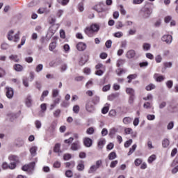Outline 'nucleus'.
<instances>
[{
	"label": "nucleus",
	"mask_w": 178,
	"mask_h": 178,
	"mask_svg": "<svg viewBox=\"0 0 178 178\" xmlns=\"http://www.w3.org/2000/svg\"><path fill=\"white\" fill-rule=\"evenodd\" d=\"M6 95L8 99H12L13 98V95H15V90L11 87L6 88Z\"/></svg>",
	"instance_id": "3"
},
{
	"label": "nucleus",
	"mask_w": 178,
	"mask_h": 178,
	"mask_svg": "<svg viewBox=\"0 0 178 178\" xmlns=\"http://www.w3.org/2000/svg\"><path fill=\"white\" fill-rule=\"evenodd\" d=\"M59 29V25H52L50 29H49V31H51L52 35H54V34L55 33H56V31H58V29Z\"/></svg>",
	"instance_id": "16"
},
{
	"label": "nucleus",
	"mask_w": 178,
	"mask_h": 178,
	"mask_svg": "<svg viewBox=\"0 0 178 178\" xmlns=\"http://www.w3.org/2000/svg\"><path fill=\"white\" fill-rule=\"evenodd\" d=\"M155 60L156 63H161L162 62V56L161 55H158L155 57Z\"/></svg>",
	"instance_id": "59"
},
{
	"label": "nucleus",
	"mask_w": 178,
	"mask_h": 178,
	"mask_svg": "<svg viewBox=\"0 0 178 178\" xmlns=\"http://www.w3.org/2000/svg\"><path fill=\"white\" fill-rule=\"evenodd\" d=\"M49 10H47V8H40L38 10V13H39V15H42L44 13H49Z\"/></svg>",
	"instance_id": "22"
},
{
	"label": "nucleus",
	"mask_w": 178,
	"mask_h": 178,
	"mask_svg": "<svg viewBox=\"0 0 178 178\" xmlns=\"http://www.w3.org/2000/svg\"><path fill=\"white\" fill-rule=\"evenodd\" d=\"M24 44H26V36H22V38L21 39V42L19 44H18L17 48L18 49L22 48V47H23V45H24Z\"/></svg>",
	"instance_id": "33"
},
{
	"label": "nucleus",
	"mask_w": 178,
	"mask_h": 178,
	"mask_svg": "<svg viewBox=\"0 0 178 178\" xmlns=\"http://www.w3.org/2000/svg\"><path fill=\"white\" fill-rule=\"evenodd\" d=\"M48 94H49V91L48 90H44L43 91L41 97H40V101H44V98H45V97H48Z\"/></svg>",
	"instance_id": "35"
},
{
	"label": "nucleus",
	"mask_w": 178,
	"mask_h": 178,
	"mask_svg": "<svg viewBox=\"0 0 178 178\" xmlns=\"http://www.w3.org/2000/svg\"><path fill=\"white\" fill-rule=\"evenodd\" d=\"M20 31H18L15 35H14V42H19V40H20Z\"/></svg>",
	"instance_id": "39"
},
{
	"label": "nucleus",
	"mask_w": 178,
	"mask_h": 178,
	"mask_svg": "<svg viewBox=\"0 0 178 178\" xmlns=\"http://www.w3.org/2000/svg\"><path fill=\"white\" fill-rule=\"evenodd\" d=\"M87 48V44L86 43L79 42L76 44V49L78 51H85V49Z\"/></svg>",
	"instance_id": "11"
},
{
	"label": "nucleus",
	"mask_w": 178,
	"mask_h": 178,
	"mask_svg": "<svg viewBox=\"0 0 178 178\" xmlns=\"http://www.w3.org/2000/svg\"><path fill=\"white\" fill-rule=\"evenodd\" d=\"M106 143V140L104 138H102L99 140L97 143V147L99 149H102V148H104Z\"/></svg>",
	"instance_id": "12"
},
{
	"label": "nucleus",
	"mask_w": 178,
	"mask_h": 178,
	"mask_svg": "<svg viewBox=\"0 0 178 178\" xmlns=\"http://www.w3.org/2000/svg\"><path fill=\"white\" fill-rule=\"evenodd\" d=\"M37 149H38V147H37V146H33L31 147L30 152L32 156H35L37 155Z\"/></svg>",
	"instance_id": "20"
},
{
	"label": "nucleus",
	"mask_w": 178,
	"mask_h": 178,
	"mask_svg": "<svg viewBox=\"0 0 178 178\" xmlns=\"http://www.w3.org/2000/svg\"><path fill=\"white\" fill-rule=\"evenodd\" d=\"M74 113H79L80 112V106L79 105H75L73 107Z\"/></svg>",
	"instance_id": "48"
},
{
	"label": "nucleus",
	"mask_w": 178,
	"mask_h": 178,
	"mask_svg": "<svg viewBox=\"0 0 178 178\" xmlns=\"http://www.w3.org/2000/svg\"><path fill=\"white\" fill-rule=\"evenodd\" d=\"M70 104L69 102H66V101H63L61 104H60V106L62 108H67V106H69Z\"/></svg>",
	"instance_id": "61"
},
{
	"label": "nucleus",
	"mask_w": 178,
	"mask_h": 178,
	"mask_svg": "<svg viewBox=\"0 0 178 178\" xmlns=\"http://www.w3.org/2000/svg\"><path fill=\"white\" fill-rule=\"evenodd\" d=\"M83 144L85 147L90 148L92 145V140L90 138H85L83 139Z\"/></svg>",
	"instance_id": "8"
},
{
	"label": "nucleus",
	"mask_w": 178,
	"mask_h": 178,
	"mask_svg": "<svg viewBox=\"0 0 178 178\" xmlns=\"http://www.w3.org/2000/svg\"><path fill=\"white\" fill-rule=\"evenodd\" d=\"M55 129H56V124L55 122H53L50 127L49 128V131L51 132V133H54Z\"/></svg>",
	"instance_id": "41"
},
{
	"label": "nucleus",
	"mask_w": 178,
	"mask_h": 178,
	"mask_svg": "<svg viewBox=\"0 0 178 178\" xmlns=\"http://www.w3.org/2000/svg\"><path fill=\"white\" fill-rule=\"evenodd\" d=\"M13 68L16 72H23V67L20 64H15Z\"/></svg>",
	"instance_id": "27"
},
{
	"label": "nucleus",
	"mask_w": 178,
	"mask_h": 178,
	"mask_svg": "<svg viewBox=\"0 0 178 178\" xmlns=\"http://www.w3.org/2000/svg\"><path fill=\"white\" fill-rule=\"evenodd\" d=\"M42 69H44V65L42 64H38L35 67L36 73H40V72H42Z\"/></svg>",
	"instance_id": "31"
},
{
	"label": "nucleus",
	"mask_w": 178,
	"mask_h": 178,
	"mask_svg": "<svg viewBox=\"0 0 178 178\" xmlns=\"http://www.w3.org/2000/svg\"><path fill=\"white\" fill-rule=\"evenodd\" d=\"M173 127H175V122L173 121H171L167 125V129L168 130H172V129H173Z\"/></svg>",
	"instance_id": "46"
},
{
	"label": "nucleus",
	"mask_w": 178,
	"mask_h": 178,
	"mask_svg": "<svg viewBox=\"0 0 178 178\" xmlns=\"http://www.w3.org/2000/svg\"><path fill=\"white\" fill-rule=\"evenodd\" d=\"M26 105L28 106V108H30L31 106V104H33V99H31V96H28L26 99Z\"/></svg>",
	"instance_id": "23"
},
{
	"label": "nucleus",
	"mask_w": 178,
	"mask_h": 178,
	"mask_svg": "<svg viewBox=\"0 0 178 178\" xmlns=\"http://www.w3.org/2000/svg\"><path fill=\"white\" fill-rule=\"evenodd\" d=\"M65 176L66 177H72L73 176V172L72 170H68L65 172Z\"/></svg>",
	"instance_id": "56"
},
{
	"label": "nucleus",
	"mask_w": 178,
	"mask_h": 178,
	"mask_svg": "<svg viewBox=\"0 0 178 178\" xmlns=\"http://www.w3.org/2000/svg\"><path fill=\"white\" fill-rule=\"evenodd\" d=\"M76 169L77 170H79V172H83V170H84V161H81L77 166H76Z\"/></svg>",
	"instance_id": "15"
},
{
	"label": "nucleus",
	"mask_w": 178,
	"mask_h": 178,
	"mask_svg": "<svg viewBox=\"0 0 178 178\" xmlns=\"http://www.w3.org/2000/svg\"><path fill=\"white\" fill-rule=\"evenodd\" d=\"M34 168H35V162H32L28 165H25L22 167V170L24 172H29L30 170H33Z\"/></svg>",
	"instance_id": "4"
},
{
	"label": "nucleus",
	"mask_w": 178,
	"mask_h": 178,
	"mask_svg": "<svg viewBox=\"0 0 178 178\" xmlns=\"http://www.w3.org/2000/svg\"><path fill=\"white\" fill-rule=\"evenodd\" d=\"M122 122H123L124 124H130V123H131V122H133V118H131L130 117H125L122 120Z\"/></svg>",
	"instance_id": "19"
},
{
	"label": "nucleus",
	"mask_w": 178,
	"mask_h": 178,
	"mask_svg": "<svg viewBox=\"0 0 178 178\" xmlns=\"http://www.w3.org/2000/svg\"><path fill=\"white\" fill-rule=\"evenodd\" d=\"M22 83L24 87H29V79L27 78H23Z\"/></svg>",
	"instance_id": "60"
},
{
	"label": "nucleus",
	"mask_w": 178,
	"mask_h": 178,
	"mask_svg": "<svg viewBox=\"0 0 178 178\" xmlns=\"http://www.w3.org/2000/svg\"><path fill=\"white\" fill-rule=\"evenodd\" d=\"M64 161H69V159H72V154H65L63 156Z\"/></svg>",
	"instance_id": "54"
},
{
	"label": "nucleus",
	"mask_w": 178,
	"mask_h": 178,
	"mask_svg": "<svg viewBox=\"0 0 178 178\" xmlns=\"http://www.w3.org/2000/svg\"><path fill=\"white\" fill-rule=\"evenodd\" d=\"M10 161V165L8 164L6 162H3L2 163L1 168L3 170H6V169H10L13 170V169H16V165L19 163V156L15 155H10L8 157Z\"/></svg>",
	"instance_id": "1"
},
{
	"label": "nucleus",
	"mask_w": 178,
	"mask_h": 178,
	"mask_svg": "<svg viewBox=\"0 0 178 178\" xmlns=\"http://www.w3.org/2000/svg\"><path fill=\"white\" fill-rule=\"evenodd\" d=\"M137 78V74H131L129 76H127L128 80V83H131V80H134V79Z\"/></svg>",
	"instance_id": "37"
},
{
	"label": "nucleus",
	"mask_w": 178,
	"mask_h": 178,
	"mask_svg": "<svg viewBox=\"0 0 178 178\" xmlns=\"http://www.w3.org/2000/svg\"><path fill=\"white\" fill-rule=\"evenodd\" d=\"M147 91H151V90H155V85L150 83L146 86Z\"/></svg>",
	"instance_id": "44"
},
{
	"label": "nucleus",
	"mask_w": 178,
	"mask_h": 178,
	"mask_svg": "<svg viewBox=\"0 0 178 178\" xmlns=\"http://www.w3.org/2000/svg\"><path fill=\"white\" fill-rule=\"evenodd\" d=\"M152 14V10L149 8H145L144 11V15H143L144 19H148V17H149V16H151Z\"/></svg>",
	"instance_id": "14"
},
{
	"label": "nucleus",
	"mask_w": 178,
	"mask_h": 178,
	"mask_svg": "<svg viewBox=\"0 0 178 178\" xmlns=\"http://www.w3.org/2000/svg\"><path fill=\"white\" fill-rule=\"evenodd\" d=\"M161 41H163V42H165L166 44H168V45H170V44H172V41H173V37H172L171 35H163L161 37Z\"/></svg>",
	"instance_id": "2"
},
{
	"label": "nucleus",
	"mask_w": 178,
	"mask_h": 178,
	"mask_svg": "<svg viewBox=\"0 0 178 178\" xmlns=\"http://www.w3.org/2000/svg\"><path fill=\"white\" fill-rule=\"evenodd\" d=\"M126 92H127V94L130 95V96L136 95V92H135L134 89H133L131 88H127L126 90Z\"/></svg>",
	"instance_id": "26"
},
{
	"label": "nucleus",
	"mask_w": 178,
	"mask_h": 178,
	"mask_svg": "<svg viewBox=\"0 0 178 178\" xmlns=\"http://www.w3.org/2000/svg\"><path fill=\"white\" fill-rule=\"evenodd\" d=\"M80 148H81L80 145V141L76 140L71 145L70 149H72V151H79Z\"/></svg>",
	"instance_id": "6"
},
{
	"label": "nucleus",
	"mask_w": 178,
	"mask_h": 178,
	"mask_svg": "<svg viewBox=\"0 0 178 178\" xmlns=\"http://www.w3.org/2000/svg\"><path fill=\"white\" fill-rule=\"evenodd\" d=\"M41 111L39 113V116L40 118H43L45 113V111H47V104L44 103L40 105Z\"/></svg>",
	"instance_id": "9"
},
{
	"label": "nucleus",
	"mask_w": 178,
	"mask_h": 178,
	"mask_svg": "<svg viewBox=\"0 0 178 178\" xmlns=\"http://www.w3.org/2000/svg\"><path fill=\"white\" fill-rule=\"evenodd\" d=\"M56 48V42H52L49 45V51H54Z\"/></svg>",
	"instance_id": "34"
},
{
	"label": "nucleus",
	"mask_w": 178,
	"mask_h": 178,
	"mask_svg": "<svg viewBox=\"0 0 178 178\" xmlns=\"http://www.w3.org/2000/svg\"><path fill=\"white\" fill-rule=\"evenodd\" d=\"M97 170H98V167L95 165H93L90 168L88 173H95V172H97Z\"/></svg>",
	"instance_id": "28"
},
{
	"label": "nucleus",
	"mask_w": 178,
	"mask_h": 178,
	"mask_svg": "<svg viewBox=\"0 0 178 178\" xmlns=\"http://www.w3.org/2000/svg\"><path fill=\"white\" fill-rule=\"evenodd\" d=\"M152 107V105H151V103L149 102H145L143 104V108H145V109H151Z\"/></svg>",
	"instance_id": "49"
},
{
	"label": "nucleus",
	"mask_w": 178,
	"mask_h": 178,
	"mask_svg": "<svg viewBox=\"0 0 178 178\" xmlns=\"http://www.w3.org/2000/svg\"><path fill=\"white\" fill-rule=\"evenodd\" d=\"M78 9L79 12H84V4L83 3H79L78 5Z\"/></svg>",
	"instance_id": "51"
},
{
	"label": "nucleus",
	"mask_w": 178,
	"mask_h": 178,
	"mask_svg": "<svg viewBox=\"0 0 178 178\" xmlns=\"http://www.w3.org/2000/svg\"><path fill=\"white\" fill-rule=\"evenodd\" d=\"M131 144H133V140L129 139V140H127L124 143V147L125 148H129V147H130L131 145Z\"/></svg>",
	"instance_id": "42"
},
{
	"label": "nucleus",
	"mask_w": 178,
	"mask_h": 178,
	"mask_svg": "<svg viewBox=\"0 0 178 178\" xmlns=\"http://www.w3.org/2000/svg\"><path fill=\"white\" fill-rule=\"evenodd\" d=\"M147 120H155V115L148 114L147 115Z\"/></svg>",
	"instance_id": "64"
},
{
	"label": "nucleus",
	"mask_w": 178,
	"mask_h": 178,
	"mask_svg": "<svg viewBox=\"0 0 178 178\" xmlns=\"http://www.w3.org/2000/svg\"><path fill=\"white\" fill-rule=\"evenodd\" d=\"M166 86L168 88H172L173 87V81H168L166 82Z\"/></svg>",
	"instance_id": "63"
},
{
	"label": "nucleus",
	"mask_w": 178,
	"mask_h": 178,
	"mask_svg": "<svg viewBox=\"0 0 178 178\" xmlns=\"http://www.w3.org/2000/svg\"><path fill=\"white\" fill-rule=\"evenodd\" d=\"M118 160L111 161L110 164V168H116V165H118Z\"/></svg>",
	"instance_id": "58"
},
{
	"label": "nucleus",
	"mask_w": 178,
	"mask_h": 178,
	"mask_svg": "<svg viewBox=\"0 0 178 178\" xmlns=\"http://www.w3.org/2000/svg\"><path fill=\"white\" fill-rule=\"evenodd\" d=\"M134 56H136V51L133 49L129 50L126 54V58L127 59H133Z\"/></svg>",
	"instance_id": "10"
},
{
	"label": "nucleus",
	"mask_w": 178,
	"mask_h": 178,
	"mask_svg": "<svg viewBox=\"0 0 178 178\" xmlns=\"http://www.w3.org/2000/svg\"><path fill=\"white\" fill-rule=\"evenodd\" d=\"M119 97V93H113L108 96V101H113L114 99H116Z\"/></svg>",
	"instance_id": "24"
},
{
	"label": "nucleus",
	"mask_w": 178,
	"mask_h": 178,
	"mask_svg": "<svg viewBox=\"0 0 178 178\" xmlns=\"http://www.w3.org/2000/svg\"><path fill=\"white\" fill-rule=\"evenodd\" d=\"M60 115V109H57L54 112V118H59Z\"/></svg>",
	"instance_id": "57"
},
{
	"label": "nucleus",
	"mask_w": 178,
	"mask_h": 178,
	"mask_svg": "<svg viewBox=\"0 0 178 178\" xmlns=\"http://www.w3.org/2000/svg\"><path fill=\"white\" fill-rule=\"evenodd\" d=\"M123 65H124V60L123 59L118 60L117 61L118 67H120V66H123Z\"/></svg>",
	"instance_id": "47"
},
{
	"label": "nucleus",
	"mask_w": 178,
	"mask_h": 178,
	"mask_svg": "<svg viewBox=\"0 0 178 178\" xmlns=\"http://www.w3.org/2000/svg\"><path fill=\"white\" fill-rule=\"evenodd\" d=\"M9 59L14 60L15 62H19V58H17V55H11L9 56Z\"/></svg>",
	"instance_id": "45"
},
{
	"label": "nucleus",
	"mask_w": 178,
	"mask_h": 178,
	"mask_svg": "<svg viewBox=\"0 0 178 178\" xmlns=\"http://www.w3.org/2000/svg\"><path fill=\"white\" fill-rule=\"evenodd\" d=\"M143 51H149L151 49V44L149 43H144L143 44Z\"/></svg>",
	"instance_id": "29"
},
{
	"label": "nucleus",
	"mask_w": 178,
	"mask_h": 178,
	"mask_svg": "<svg viewBox=\"0 0 178 178\" xmlns=\"http://www.w3.org/2000/svg\"><path fill=\"white\" fill-rule=\"evenodd\" d=\"M76 163L74 161H70V162H67L65 163V166L66 168H74Z\"/></svg>",
	"instance_id": "40"
},
{
	"label": "nucleus",
	"mask_w": 178,
	"mask_h": 178,
	"mask_svg": "<svg viewBox=\"0 0 178 178\" xmlns=\"http://www.w3.org/2000/svg\"><path fill=\"white\" fill-rule=\"evenodd\" d=\"M42 125V124L41 123V121L36 120L35 122V126L36 129H41Z\"/></svg>",
	"instance_id": "52"
},
{
	"label": "nucleus",
	"mask_w": 178,
	"mask_h": 178,
	"mask_svg": "<svg viewBox=\"0 0 178 178\" xmlns=\"http://www.w3.org/2000/svg\"><path fill=\"white\" fill-rule=\"evenodd\" d=\"M8 48H9V44H8V43L1 44V49L6 50V49H8Z\"/></svg>",
	"instance_id": "62"
},
{
	"label": "nucleus",
	"mask_w": 178,
	"mask_h": 178,
	"mask_svg": "<svg viewBox=\"0 0 178 178\" xmlns=\"http://www.w3.org/2000/svg\"><path fill=\"white\" fill-rule=\"evenodd\" d=\"M109 90H111V85L109 84L104 86L102 88L104 92H106V91H109Z\"/></svg>",
	"instance_id": "55"
},
{
	"label": "nucleus",
	"mask_w": 178,
	"mask_h": 178,
	"mask_svg": "<svg viewBox=\"0 0 178 178\" xmlns=\"http://www.w3.org/2000/svg\"><path fill=\"white\" fill-rule=\"evenodd\" d=\"M24 145V140L22 138L17 139L16 146L18 147H23Z\"/></svg>",
	"instance_id": "25"
},
{
	"label": "nucleus",
	"mask_w": 178,
	"mask_h": 178,
	"mask_svg": "<svg viewBox=\"0 0 178 178\" xmlns=\"http://www.w3.org/2000/svg\"><path fill=\"white\" fill-rule=\"evenodd\" d=\"M155 159H156V156L155 154H152L149 157L147 161L149 162V163H152V162L155 161Z\"/></svg>",
	"instance_id": "43"
},
{
	"label": "nucleus",
	"mask_w": 178,
	"mask_h": 178,
	"mask_svg": "<svg viewBox=\"0 0 178 178\" xmlns=\"http://www.w3.org/2000/svg\"><path fill=\"white\" fill-rule=\"evenodd\" d=\"M13 34H15V31L13 30L8 31L7 34V38L8 41H13Z\"/></svg>",
	"instance_id": "21"
},
{
	"label": "nucleus",
	"mask_w": 178,
	"mask_h": 178,
	"mask_svg": "<svg viewBox=\"0 0 178 178\" xmlns=\"http://www.w3.org/2000/svg\"><path fill=\"white\" fill-rule=\"evenodd\" d=\"M59 95V90L58 89H53L52 90V98H56Z\"/></svg>",
	"instance_id": "32"
},
{
	"label": "nucleus",
	"mask_w": 178,
	"mask_h": 178,
	"mask_svg": "<svg viewBox=\"0 0 178 178\" xmlns=\"http://www.w3.org/2000/svg\"><path fill=\"white\" fill-rule=\"evenodd\" d=\"M86 109L87 112H89V113H94L95 111V107H94V105H92V103L90 102H88L86 105Z\"/></svg>",
	"instance_id": "5"
},
{
	"label": "nucleus",
	"mask_w": 178,
	"mask_h": 178,
	"mask_svg": "<svg viewBox=\"0 0 178 178\" xmlns=\"http://www.w3.org/2000/svg\"><path fill=\"white\" fill-rule=\"evenodd\" d=\"M90 28L92 29V31L94 33H98V31H99V25L97 24H92Z\"/></svg>",
	"instance_id": "18"
},
{
	"label": "nucleus",
	"mask_w": 178,
	"mask_h": 178,
	"mask_svg": "<svg viewBox=\"0 0 178 178\" xmlns=\"http://www.w3.org/2000/svg\"><path fill=\"white\" fill-rule=\"evenodd\" d=\"M124 134L129 135L131 134V137H137V133L133 131L131 128H125L124 129Z\"/></svg>",
	"instance_id": "7"
},
{
	"label": "nucleus",
	"mask_w": 178,
	"mask_h": 178,
	"mask_svg": "<svg viewBox=\"0 0 178 178\" xmlns=\"http://www.w3.org/2000/svg\"><path fill=\"white\" fill-rule=\"evenodd\" d=\"M84 31L88 37H94V34H95V33L93 32L92 29L90 27H87L84 30Z\"/></svg>",
	"instance_id": "13"
},
{
	"label": "nucleus",
	"mask_w": 178,
	"mask_h": 178,
	"mask_svg": "<svg viewBox=\"0 0 178 178\" xmlns=\"http://www.w3.org/2000/svg\"><path fill=\"white\" fill-rule=\"evenodd\" d=\"M109 106H111V104L106 103L105 106L102 108V113H103V115H106V113H108L109 111Z\"/></svg>",
	"instance_id": "17"
},
{
	"label": "nucleus",
	"mask_w": 178,
	"mask_h": 178,
	"mask_svg": "<svg viewBox=\"0 0 178 178\" xmlns=\"http://www.w3.org/2000/svg\"><path fill=\"white\" fill-rule=\"evenodd\" d=\"M116 158V153L115 152H113L108 154V159L110 161H113V159H115Z\"/></svg>",
	"instance_id": "36"
},
{
	"label": "nucleus",
	"mask_w": 178,
	"mask_h": 178,
	"mask_svg": "<svg viewBox=\"0 0 178 178\" xmlns=\"http://www.w3.org/2000/svg\"><path fill=\"white\" fill-rule=\"evenodd\" d=\"M116 38H122L123 37V32H117L113 34Z\"/></svg>",
	"instance_id": "50"
},
{
	"label": "nucleus",
	"mask_w": 178,
	"mask_h": 178,
	"mask_svg": "<svg viewBox=\"0 0 178 178\" xmlns=\"http://www.w3.org/2000/svg\"><path fill=\"white\" fill-rule=\"evenodd\" d=\"M60 70L61 72H66V70H67V64H62L60 66Z\"/></svg>",
	"instance_id": "53"
},
{
	"label": "nucleus",
	"mask_w": 178,
	"mask_h": 178,
	"mask_svg": "<svg viewBox=\"0 0 178 178\" xmlns=\"http://www.w3.org/2000/svg\"><path fill=\"white\" fill-rule=\"evenodd\" d=\"M54 152H58V153L60 152V144L57 143L55 145L54 148Z\"/></svg>",
	"instance_id": "38"
},
{
	"label": "nucleus",
	"mask_w": 178,
	"mask_h": 178,
	"mask_svg": "<svg viewBox=\"0 0 178 178\" xmlns=\"http://www.w3.org/2000/svg\"><path fill=\"white\" fill-rule=\"evenodd\" d=\"M169 144H170V142H169V139L168 138L164 139L162 142V145L163 148H168V147H169Z\"/></svg>",
	"instance_id": "30"
}]
</instances>
